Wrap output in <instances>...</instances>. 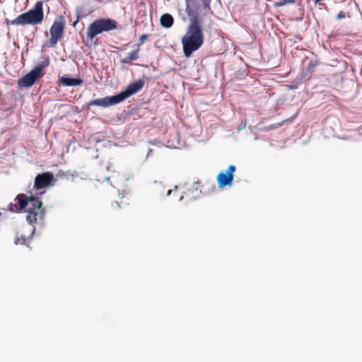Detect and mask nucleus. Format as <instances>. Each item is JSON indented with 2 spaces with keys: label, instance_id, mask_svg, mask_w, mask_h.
Instances as JSON below:
<instances>
[{
  "label": "nucleus",
  "instance_id": "nucleus-11",
  "mask_svg": "<svg viewBox=\"0 0 362 362\" xmlns=\"http://www.w3.org/2000/svg\"><path fill=\"white\" fill-rule=\"evenodd\" d=\"M59 83L63 86H78L83 83L80 77H71L68 74H64L59 78Z\"/></svg>",
  "mask_w": 362,
  "mask_h": 362
},
{
  "label": "nucleus",
  "instance_id": "nucleus-29",
  "mask_svg": "<svg viewBox=\"0 0 362 362\" xmlns=\"http://www.w3.org/2000/svg\"><path fill=\"white\" fill-rule=\"evenodd\" d=\"M178 188L177 185L174 186V189H177Z\"/></svg>",
  "mask_w": 362,
  "mask_h": 362
},
{
  "label": "nucleus",
  "instance_id": "nucleus-30",
  "mask_svg": "<svg viewBox=\"0 0 362 362\" xmlns=\"http://www.w3.org/2000/svg\"><path fill=\"white\" fill-rule=\"evenodd\" d=\"M288 1L295 3L296 0H289Z\"/></svg>",
  "mask_w": 362,
  "mask_h": 362
},
{
  "label": "nucleus",
  "instance_id": "nucleus-2",
  "mask_svg": "<svg viewBox=\"0 0 362 362\" xmlns=\"http://www.w3.org/2000/svg\"><path fill=\"white\" fill-rule=\"evenodd\" d=\"M15 201L18 202L20 211L25 209L28 212L26 221L33 224L37 219L42 220L45 217V210L42 209V202L33 196L28 197L25 194H19L15 198Z\"/></svg>",
  "mask_w": 362,
  "mask_h": 362
},
{
  "label": "nucleus",
  "instance_id": "nucleus-27",
  "mask_svg": "<svg viewBox=\"0 0 362 362\" xmlns=\"http://www.w3.org/2000/svg\"><path fill=\"white\" fill-rule=\"evenodd\" d=\"M183 198H184L183 196H181L180 198L179 199V202H182Z\"/></svg>",
  "mask_w": 362,
  "mask_h": 362
},
{
  "label": "nucleus",
  "instance_id": "nucleus-16",
  "mask_svg": "<svg viewBox=\"0 0 362 362\" xmlns=\"http://www.w3.org/2000/svg\"><path fill=\"white\" fill-rule=\"evenodd\" d=\"M8 210L10 211L11 212H21L19 208H18L17 206L13 203H10L8 205Z\"/></svg>",
  "mask_w": 362,
  "mask_h": 362
},
{
  "label": "nucleus",
  "instance_id": "nucleus-4",
  "mask_svg": "<svg viewBox=\"0 0 362 362\" xmlns=\"http://www.w3.org/2000/svg\"><path fill=\"white\" fill-rule=\"evenodd\" d=\"M118 23L110 18H98L90 23L87 28L86 37L92 41L95 36L103 33H108L117 28Z\"/></svg>",
  "mask_w": 362,
  "mask_h": 362
},
{
  "label": "nucleus",
  "instance_id": "nucleus-8",
  "mask_svg": "<svg viewBox=\"0 0 362 362\" xmlns=\"http://www.w3.org/2000/svg\"><path fill=\"white\" fill-rule=\"evenodd\" d=\"M144 86V81L143 79H138L131 83H129L124 90H122L121 92L117 93V97L118 98V100L120 103L125 100L127 98H129L130 96L136 94L139 90H141V88Z\"/></svg>",
  "mask_w": 362,
  "mask_h": 362
},
{
  "label": "nucleus",
  "instance_id": "nucleus-21",
  "mask_svg": "<svg viewBox=\"0 0 362 362\" xmlns=\"http://www.w3.org/2000/svg\"><path fill=\"white\" fill-rule=\"evenodd\" d=\"M148 35H146V34L141 35L139 37L140 44H142L144 42V40L148 38Z\"/></svg>",
  "mask_w": 362,
  "mask_h": 362
},
{
  "label": "nucleus",
  "instance_id": "nucleus-14",
  "mask_svg": "<svg viewBox=\"0 0 362 362\" xmlns=\"http://www.w3.org/2000/svg\"><path fill=\"white\" fill-rule=\"evenodd\" d=\"M82 11H83V8L82 7L78 6L76 8V19L72 23V26L73 27H76V25L78 23L81 17L82 16Z\"/></svg>",
  "mask_w": 362,
  "mask_h": 362
},
{
  "label": "nucleus",
  "instance_id": "nucleus-22",
  "mask_svg": "<svg viewBox=\"0 0 362 362\" xmlns=\"http://www.w3.org/2000/svg\"><path fill=\"white\" fill-rule=\"evenodd\" d=\"M287 86H288V88L291 89V90H295L297 88V86L295 84L288 85Z\"/></svg>",
  "mask_w": 362,
  "mask_h": 362
},
{
  "label": "nucleus",
  "instance_id": "nucleus-6",
  "mask_svg": "<svg viewBox=\"0 0 362 362\" xmlns=\"http://www.w3.org/2000/svg\"><path fill=\"white\" fill-rule=\"evenodd\" d=\"M65 24L66 21L63 16H59L58 20L53 23L49 30L51 35L49 45V47H54L58 41L62 39L64 31Z\"/></svg>",
  "mask_w": 362,
  "mask_h": 362
},
{
  "label": "nucleus",
  "instance_id": "nucleus-24",
  "mask_svg": "<svg viewBox=\"0 0 362 362\" xmlns=\"http://www.w3.org/2000/svg\"><path fill=\"white\" fill-rule=\"evenodd\" d=\"M35 227H33V229H32V232H31V234H30V238H32L33 235H34V233H35Z\"/></svg>",
  "mask_w": 362,
  "mask_h": 362
},
{
  "label": "nucleus",
  "instance_id": "nucleus-5",
  "mask_svg": "<svg viewBox=\"0 0 362 362\" xmlns=\"http://www.w3.org/2000/svg\"><path fill=\"white\" fill-rule=\"evenodd\" d=\"M49 64V57L35 66L28 74L18 80V86L20 88H30L44 76V69Z\"/></svg>",
  "mask_w": 362,
  "mask_h": 362
},
{
  "label": "nucleus",
  "instance_id": "nucleus-26",
  "mask_svg": "<svg viewBox=\"0 0 362 362\" xmlns=\"http://www.w3.org/2000/svg\"><path fill=\"white\" fill-rule=\"evenodd\" d=\"M279 125H280V124H279ZM277 126H278V124H273V125H271V126H270V129H275Z\"/></svg>",
  "mask_w": 362,
  "mask_h": 362
},
{
  "label": "nucleus",
  "instance_id": "nucleus-28",
  "mask_svg": "<svg viewBox=\"0 0 362 362\" xmlns=\"http://www.w3.org/2000/svg\"><path fill=\"white\" fill-rule=\"evenodd\" d=\"M105 180H107V181H109V180H110V177H105Z\"/></svg>",
  "mask_w": 362,
  "mask_h": 362
},
{
  "label": "nucleus",
  "instance_id": "nucleus-32",
  "mask_svg": "<svg viewBox=\"0 0 362 362\" xmlns=\"http://www.w3.org/2000/svg\"><path fill=\"white\" fill-rule=\"evenodd\" d=\"M1 216V213L0 212V216Z\"/></svg>",
  "mask_w": 362,
  "mask_h": 362
},
{
  "label": "nucleus",
  "instance_id": "nucleus-23",
  "mask_svg": "<svg viewBox=\"0 0 362 362\" xmlns=\"http://www.w3.org/2000/svg\"><path fill=\"white\" fill-rule=\"evenodd\" d=\"M151 152H152V149L148 148V151L146 156V159L150 156Z\"/></svg>",
  "mask_w": 362,
  "mask_h": 362
},
{
  "label": "nucleus",
  "instance_id": "nucleus-17",
  "mask_svg": "<svg viewBox=\"0 0 362 362\" xmlns=\"http://www.w3.org/2000/svg\"><path fill=\"white\" fill-rule=\"evenodd\" d=\"M288 1L289 0H281L279 2H276L274 4V6L275 7H281V6L286 5V4H294L293 2H290Z\"/></svg>",
  "mask_w": 362,
  "mask_h": 362
},
{
  "label": "nucleus",
  "instance_id": "nucleus-3",
  "mask_svg": "<svg viewBox=\"0 0 362 362\" xmlns=\"http://www.w3.org/2000/svg\"><path fill=\"white\" fill-rule=\"evenodd\" d=\"M43 20V2L42 1H38L35 3L33 8L20 14L16 18L8 21V23L13 25H34L40 24Z\"/></svg>",
  "mask_w": 362,
  "mask_h": 362
},
{
  "label": "nucleus",
  "instance_id": "nucleus-1",
  "mask_svg": "<svg viewBox=\"0 0 362 362\" xmlns=\"http://www.w3.org/2000/svg\"><path fill=\"white\" fill-rule=\"evenodd\" d=\"M185 2V12L189 17L190 23L185 35L182 38V45L184 56L189 57L194 52L202 46L204 37L199 14L190 7L191 2Z\"/></svg>",
  "mask_w": 362,
  "mask_h": 362
},
{
  "label": "nucleus",
  "instance_id": "nucleus-18",
  "mask_svg": "<svg viewBox=\"0 0 362 362\" xmlns=\"http://www.w3.org/2000/svg\"><path fill=\"white\" fill-rule=\"evenodd\" d=\"M26 239L24 235H21L20 238H18L15 241V243L17 245L20 243L21 245H24L25 243Z\"/></svg>",
  "mask_w": 362,
  "mask_h": 362
},
{
  "label": "nucleus",
  "instance_id": "nucleus-9",
  "mask_svg": "<svg viewBox=\"0 0 362 362\" xmlns=\"http://www.w3.org/2000/svg\"><path fill=\"white\" fill-rule=\"evenodd\" d=\"M56 180L50 172H45L38 174L34 181V187L36 189H41L45 187L53 186Z\"/></svg>",
  "mask_w": 362,
  "mask_h": 362
},
{
  "label": "nucleus",
  "instance_id": "nucleus-20",
  "mask_svg": "<svg viewBox=\"0 0 362 362\" xmlns=\"http://www.w3.org/2000/svg\"><path fill=\"white\" fill-rule=\"evenodd\" d=\"M346 17V15L345 13L343 12V11H340L337 16V20H341L342 18H344Z\"/></svg>",
  "mask_w": 362,
  "mask_h": 362
},
{
  "label": "nucleus",
  "instance_id": "nucleus-19",
  "mask_svg": "<svg viewBox=\"0 0 362 362\" xmlns=\"http://www.w3.org/2000/svg\"><path fill=\"white\" fill-rule=\"evenodd\" d=\"M245 127H246V122L242 121L241 123L238 125L237 129L238 131H240V130H243Z\"/></svg>",
  "mask_w": 362,
  "mask_h": 362
},
{
  "label": "nucleus",
  "instance_id": "nucleus-25",
  "mask_svg": "<svg viewBox=\"0 0 362 362\" xmlns=\"http://www.w3.org/2000/svg\"><path fill=\"white\" fill-rule=\"evenodd\" d=\"M172 192H173V190H172V189H168V192H167V194H166V195H167L168 197V196H170V195L171 194Z\"/></svg>",
  "mask_w": 362,
  "mask_h": 362
},
{
  "label": "nucleus",
  "instance_id": "nucleus-13",
  "mask_svg": "<svg viewBox=\"0 0 362 362\" xmlns=\"http://www.w3.org/2000/svg\"><path fill=\"white\" fill-rule=\"evenodd\" d=\"M139 48L133 50L126 57L122 59L121 62L122 64H131L133 61H136L139 58Z\"/></svg>",
  "mask_w": 362,
  "mask_h": 362
},
{
  "label": "nucleus",
  "instance_id": "nucleus-15",
  "mask_svg": "<svg viewBox=\"0 0 362 362\" xmlns=\"http://www.w3.org/2000/svg\"><path fill=\"white\" fill-rule=\"evenodd\" d=\"M194 0H185V1L187 2H192ZM201 2L204 9H210L211 0H201Z\"/></svg>",
  "mask_w": 362,
  "mask_h": 362
},
{
  "label": "nucleus",
  "instance_id": "nucleus-31",
  "mask_svg": "<svg viewBox=\"0 0 362 362\" xmlns=\"http://www.w3.org/2000/svg\"><path fill=\"white\" fill-rule=\"evenodd\" d=\"M115 204H116L117 206H119V204L117 202H115Z\"/></svg>",
  "mask_w": 362,
  "mask_h": 362
},
{
  "label": "nucleus",
  "instance_id": "nucleus-7",
  "mask_svg": "<svg viewBox=\"0 0 362 362\" xmlns=\"http://www.w3.org/2000/svg\"><path fill=\"white\" fill-rule=\"evenodd\" d=\"M235 170V165H230L227 170H222L218 174L216 180L219 188H224L227 186L231 187L233 185Z\"/></svg>",
  "mask_w": 362,
  "mask_h": 362
},
{
  "label": "nucleus",
  "instance_id": "nucleus-12",
  "mask_svg": "<svg viewBox=\"0 0 362 362\" xmlns=\"http://www.w3.org/2000/svg\"><path fill=\"white\" fill-rule=\"evenodd\" d=\"M160 25L165 28H170L174 23V18L170 13H164L160 18Z\"/></svg>",
  "mask_w": 362,
  "mask_h": 362
},
{
  "label": "nucleus",
  "instance_id": "nucleus-10",
  "mask_svg": "<svg viewBox=\"0 0 362 362\" xmlns=\"http://www.w3.org/2000/svg\"><path fill=\"white\" fill-rule=\"evenodd\" d=\"M119 102L117 97V95L115 94L110 96H106L102 98H97L91 100L89 103V106L95 105V106H101L103 107H107L114 105L119 104Z\"/></svg>",
  "mask_w": 362,
  "mask_h": 362
}]
</instances>
